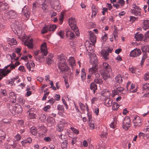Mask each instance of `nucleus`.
<instances>
[{"label":"nucleus","instance_id":"nucleus-1","mask_svg":"<svg viewBox=\"0 0 149 149\" xmlns=\"http://www.w3.org/2000/svg\"><path fill=\"white\" fill-rule=\"evenodd\" d=\"M19 62H16L14 64L9 65L3 69H0V80L3 77H5L9 73L11 70L14 69L15 67L19 65Z\"/></svg>","mask_w":149,"mask_h":149},{"label":"nucleus","instance_id":"nucleus-2","mask_svg":"<svg viewBox=\"0 0 149 149\" xmlns=\"http://www.w3.org/2000/svg\"><path fill=\"white\" fill-rule=\"evenodd\" d=\"M103 67L104 72L102 74V77L104 80H106L109 78L111 74L112 69L110 65L106 63H103Z\"/></svg>","mask_w":149,"mask_h":149},{"label":"nucleus","instance_id":"nucleus-3","mask_svg":"<svg viewBox=\"0 0 149 149\" xmlns=\"http://www.w3.org/2000/svg\"><path fill=\"white\" fill-rule=\"evenodd\" d=\"M68 23L69 25L72 29L75 32L76 35L79 36V33L78 27L76 25V22L75 19L73 18H70L69 20Z\"/></svg>","mask_w":149,"mask_h":149},{"label":"nucleus","instance_id":"nucleus-4","mask_svg":"<svg viewBox=\"0 0 149 149\" xmlns=\"http://www.w3.org/2000/svg\"><path fill=\"white\" fill-rule=\"evenodd\" d=\"M58 66L61 72H67L69 70V67L66 62H64L60 61L58 62Z\"/></svg>","mask_w":149,"mask_h":149},{"label":"nucleus","instance_id":"nucleus-5","mask_svg":"<svg viewBox=\"0 0 149 149\" xmlns=\"http://www.w3.org/2000/svg\"><path fill=\"white\" fill-rule=\"evenodd\" d=\"M17 16L16 13L13 10L7 11L4 15V16L6 17V19H13L15 18Z\"/></svg>","mask_w":149,"mask_h":149},{"label":"nucleus","instance_id":"nucleus-6","mask_svg":"<svg viewBox=\"0 0 149 149\" xmlns=\"http://www.w3.org/2000/svg\"><path fill=\"white\" fill-rule=\"evenodd\" d=\"M50 4L52 8L56 10L59 11L60 5L58 0H51Z\"/></svg>","mask_w":149,"mask_h":149},{"label":"nucleus","instance_id":"nucleus-7","mask_svg":"<svg viewBox=\"0 0 149 149\" xmlns=\"http://www.w3.org/2000/svg\"><path fill=\"white\" fill-rule=\"evenodd\" d=\"M132 6L133 9L131 10L132 14L136 16H140L141 15L140 8L134 4L132 5Z\"/></svg>","mask_w":149,"mask_h":149},{"label":"nucleus","instance_id":"nucleus-8","mask_svg":"<svg viewBox=\"0 0 149 149\" xmlns=\"http://www.w3.org/2000/svg\"><path fill=\"white\" fill-rule=\"evenodd\" d=\"M131 122L129 117H125L123 121V127L124 129L127 130L130 127Z\"/></svg>","mask_w":149,"mask_h":149},{"label":"nucleus","instance_id":"nucleus-9","mask_svg":"<svg viewBox=\"0 0 149 149\" xmlns=\"http://www.w3.org/2000/svg\"><path fill=\"white\" fill-rule=\"evenodd\" d=\"M90 59V62L92 65H94V66L97 65L98 62L96 54L93 53L91 54Z\"/></svg>","mask_w":149,"mask_h":149},{"label":"nucleus","instance_id":"nucleus-10","mask_svg":"<svg viewBox=\"0 0 149 149\" xmlns=\"http://www.w3.org/2000/svg\"><path fill=\"white\" fill-rule=\"evenodd\" d=\"M141 53V50L139 48H136L132 51L130 53V56L133 57L139 56Z\"/></svg>","mask_w":149,"mask_h":149},{"label":"nucleus","instance_id":"nucleus-11","mask_svg":"<svg viewBox=\"0 0 149 149\" xmlns=\"http://www.w3.org/2000/svg\"><path fill=\"white\" fill-rule=\"evenodd\" d=\"M142 120L141 118L138 116H135L133 118V123L134 126H140L141 125Z\"/></svg>","mask_w":149,"mask_h":149},{"label":"nucleus","instance_id":"nucleus-12","mask_svg":"<svg viewBox=\"0 0 149 149\" xmlns=\"http://www.w3.org/2000/svg\"><path fill=\"white\" fill-rule=\"evenodd\" d=\"M90 40L93 43L94 46L95 45V44L96 42V37L95 36L94 33L90 31L89 32Z\"/></svg>","mask_w":149,"mask_h":149},{"label":"nucleus","instance_id":"nucleus-13","mask_svg":"<svg viewBox=\"0 0 149 149\" xmlns=\"http://www.w3.org/2000/svg\"><path fill=\"white\" fill-rule=\"evenodd\" d=\"M92 65V67L89 69V72L90 74L94 77V74L98 71L97 67V66H94V65Z\"/></svg>","mask_w":149,"mask_h":149},{"label":"nucleus","instance_id":"nucleus-14","mask_svg":"<svg viewBox=\"0 0 149 149\" xmlns=\"http://www.w3.org/2000/svg\"><path fill=\"white\" fill-rule=\"evenodd\" d=\"M22 13L26 18V19H27L29 17L30 14L29 9L25 7H24L23 8Z\"/></svg>","mask_w":149,"mask_h":149},{"label":"nucleus","instance_id":"nucleus-15","mask_svg":"<svg viewBox=\"0 0 149 149\" xmlns=\"http://www.w3.org/2000/svg\"><path fill=\"white\" fill-rule=\"evenodd\" d=\"M9 97L10 101L13 103L16 102V96L15 94L13 92H11L9 94Z\"/></svg>","mask_w":149,"mask_h":149},{"label":"nucleus","instance_id":"nucleus-16","mask_svg":"<svg viewBox=\"0 0 149 149\" xmlns=\"http://www.w3.org/2000/svg\"><path fill=\"white\" fill-rule=\"evenodd\" d=\"M41 52L45 56L47 54L48 52L46 44L45 42L41 46Z\"/></svg>","mask_w":149,"mask_h":149},{"label":"nucleus","instance_id":"nucleus-17","mask_svg":"<svg viewBox=\"0 0 149 149\" xmlns=\"http://www.w3.org/2000/svg\"><path fill=\"white\" fill-rule=\"evenodd\" d=\"M8 8L9 6L6 3L0 2V11H2L6 10Z\"/></svg>","mask_w":149,"mask_h":149},{"label":"nucleus","instance_id":"nucleus-18","mask_svg":"<svg viewBox=\"0 0 149 149\" xmlns=\"http://www.w3.org/2000/svg\"><path fill=\"white\" fill-rule=\"evenodd\" d=\"M101 53L105 60H107L109 59L108 57L109 53L107 50L105 49H103L101 51Z\"/></svg>","mask_w":149,"mask_h":149},{"label":"nucleus","instance_id":"nucleus-19","mask_svg":"<svg viewBox=\"0 0 149 149\" xmlns=\"http://www.w3.org/2000/svg\"><path fill=\"white\" fill-rule=\"evenodd\" d=\"M101 95L107 98L110 97L111 94L110 92L108 90L105 89L102 92Z\"/></svg>","mask_w":149,"mask_h":149},{"label":"nucleus","instance_id":"nucleus-20","mask_svg":"<svg viewBox=\"0 0 149 149\" xmlns=\"http://www.w3.org/2000/svg\"><path fill=\"white\" fill-rule=\"evenodd\" d=\"M66 35L70 39H72L75 38V35L74 33L72 31L69 30L67 31Z\"/></svg>","mask_w":149,"mask_h":149},{"label":"nucleus","instance_id":"nucleus-21","mask_svg":"<svg viewBox=\"0 0 149 149\" xmlns=\"http://www.w3.org/2000/svg\"><path fill=\"white\" fill-rule=\"evenodd\" d=\"M67 61L71 66L72 67L75 65V61L73 57H70Z\"/></svg>","mask_w":149,"mask_h":149},{"label":"nucleus","instance_id":"nucleus-22","mask_svg":"<svg viewBox=\"0 0 149 149\" xmlns=\"http://www.w3.org/2000/svg\"><path fill=\"white\" fill-rule=\"evenodd\" d=\"M148 28H149V20H145L143 21L142 29L144 30H146Z\"/></svg>","mask_w":149,"mask_h":149},{"label":"nucleus","instance_id":"nucleus-23","mask_svg":"<svg viewBox=\"0 0 149 149\" xmlns=\"http://www.w3.org/2000/svg\"><path fill=\"white\" fill-rule=\"evenodd\" d=\"M32 142V140L30 138H28L24 140L21 142L23 146H24L27 143H30Z\"/></svg>","mask_w":149,"mask_h":149},{"label":"nucleus","instance_id":"nucleus-24","mask_svg":"<svg viewBox=\"0 0 149 149\" xmlns=\"http://www.w3.org/2000/svg\"><path fill=\"white\" fill-rule=\"evenodd\" d=\"M112 100L110 99L107 98L105 100L104 102V104L106 106L108 107H110L112 105Z\"/></svg>","mask_w":149,"mask_h":149},{"label":"nucleus","instance_id":"nucleus-25","mask_svg":"<svg viewBox=\"0 0 149 149\" xmlns=\"http://www.w3.org/2000/svg\"><path fill=\"white\" fill-rule=\"evenodd\" d=\"M143 36L142 34L139 33H136L134 36V37L137 41L141 40L143 38Z\"/></svg>","mask_w":149,"mask_h":149},{"label":"nucleus","instance_id":"nucleus-26","mask_svg":"<svg viewBox=\"0 0 149 149\" xmlns=\"http://www.w3.org/2000/svg\"><path fill=\"white\" fill-rule=\"evenodd\" d=\"M122 77L121 75L119 74L115 78L116 81L119 84L122 83L123 81Z\"/></svg>","mask_w":149,"mask_h":149},{"label":"nucleus","instance_id":"nucleus-27","mask_svg":"<svg viewBox=\"0 0 149 149\" xmlns=\"http://www.w3.org/2000/svg\"><path fill=\"white\" fill-rule=\"evenodd\" d=\"M33 40L31 39L28 41L27 42H24V44L25 46H26L28 47L31 48L33 47Z\"/></svg>","mask_w":149,"mask_h":149},{"label":"nucleus","instance_id":"nucleus-28","mask_svg":"<svg viewBox=\"0 0 149 149\" xmlns=\"http://www.w3.org/2000/svg\"><path fill=\"white\" fill-rule=\"evenodd\" d=\"M58 59L59 62L62 61V62H65L66 57L63 54H61L58 56Z\"/></svg>","mask_w":149,"mask_h":149},{"label":"nucleus","instance_id":"nucleus-29","mask_svg":"<svg viewBox=\"0 0 149 149\" xmlns=\"http://www.w3.org/2000/svg\"><path fill=\"white\" fill-rule=\"evenodd\" d=\"M141 49L143 52H147L149 53V46L148 45H144L141 47Z\"/></svg>","mask_w":149,"mask_h":149},{"label":"nucleus","instance_id":"nucleus-30","mask_svg":"<svg viewBox=\"0 0 149 149\" xmlns=\"http://www.w3.org/2000/svg\"><path fill=\"white\" fill-rule=\"evenodd\" d=\"M90 89L93 90L94 94L95 93V90L97 89V85L94 83H92L91 84Z\"/></svg>","mask_w":149,"mask_h":149},{"label":"nucleus","instance_id":"nucleus-31","mask_svg":"<svg viewBox=\"0 0 149 149\" xmlns=\"http://www.w3.org/2000/svg\"><path fill=\"white\" fill-rule=\"evenodd\" d=\"M85 69H83L81 70V78L82 81H84L86 79V74L85 72Z\"/></svg>","mask_w":149,"mask_h":149},{"label":"nucleus","instance_id":"nucleus-32","mask_svg":"<svg viewBox=\"0 0 149 149\" xmlns=\"http://www.w3.org/2000/svg\"><path fill=\"white\" fill-rule=\"evenodd\" d=\"M26 67L28 69L29 71H30L32 68H34L35 64L33 62H31V63H26Z\"/></svg>","mask_w":149,"mask_h":149},{"label":"nucleus","instance_id":"nucleus-33","mask_svg":"<svg viewBox=\"0 0 149 149\" xmlns=\"http://www.w3.org/2000/svg\"><path fill=\"white\" fill-rule=\"evenodd\" d=\"M92 16H94L95 17L97 13V9L95 6L93 5L92 7Z\"/></svg>","mask_w":149,"mask_h":149},{"label":"nucleus","instance_id":"nucleus-34","mask_svg":"<svg viewBox=\"0 0 149 149\" xmlns=\"http://www.w3.org/2000/svg\"><path fill=\"white\" fill-rule=\"evenodd\" d=\"M56 25L53 24L48 26V30L49 31H54L56 29Z\"/></svg>","mask_w":149,"mask_h":149},{"label":"nucleus","instance_id":"nucleus-35","mask_svg":"<svg viewBox=\"0 0 149 149\" xmlns=\"http://www.w3.org/2000/svg\"><path fill=\"white\" fill-rule=\"evenodd\" d=\"M47 121L49 123L51 124V125H54L55 123V120L52 117L47 118Z\"/></svg>","mask_w":149,"mask_h":149},{"label":"nucleus","instance_id":"nucleus-36","mask_svg":"<svg viewBox=\"0 0 149 149\" xmlns=\"http://www.w3.org/2000/svg\"><path fill=\"white\" fill-rule=\"evenodd\" d=\"M53 56V54H52L50 56H49L47 58L46 61L48 64H50L52 63Z\"/></svg>","mask_w":149,"mask_h":149},{"label":"nucleus","instance_id":"nucleus-37","mask_svg":"<svg viewBox=\"0 0 149 149\" xmlns=\"http://www.w3.org/2000/svg\"><path fill=\"white\" fill-rule=\"evenodd\" d=\"M63 126L61 124H58L56 127L57 130L58 131L60 132H61L63 130Z\"/></svg>","mask_w":149,"mask_h":149},{"label":"nucleus","instance_id":"nucleus-38","mask_svg":"<svg viewBox=\"0 0 149 149\" xmlns=\"http://www.w3.org/2000/svg\"><path fill=\"white\" fill-rule=\"evenodd\" d=\"M30 132L31 134L34 135H36L37 134V130L36 128L34 127H32L31 128Z\"/></svg>","mask_w":149,"mask_h":149},{"label":"nucleus","instance_id":"nucleus-39","mask_svg":"<svg viewBox=\"0 0 149 149\" xmlns=\"http://www.w3.org/2000/svg\"><path fill=\"white\" fill-rule=\"evenodd\" d=\"M146 57H147L146 54V53L143 54L142 56V59L141 61V63H140V64L141 66H142L143 65V64H144V63L145 61V60H146Z\"/></svg>","mask_w":149,"mask_h":149},{"label":"nucleus","instance_id":"nucleus-40","mask_svg":"<svg viewBox=\"0 0 149 149\" xmlns=\"http://www.w3.org/2000/svg\"><path fill=\"white\" fill-rule=\"evenodd\" d=\"M27 118L29 119H35L36 118L35 114L34 113H29Z\"/></svg>","mask_w":149,"mask_h":149},{"label":"nucleus","instance_id":"nucleus-41","mask_svg":"<svg viewBox=\"0 0 149 149\" xmlns=\"http://www.w3.org/2000/svg\"><path fill=\"white\" fill-rule=\"evenodd\" d=\"M119 107V106L118 104L116 102H114L113 103L112 109L114 110H117V109Z\"/></svg>","mask_w":149,"mask_h":149},{"label":"nucleus","instance_id":"nucleus-42","mask_svg":"<svg viewBox=\"0 0 149 149\" xmlns=\"http://www.w3.org/2000/svg\"><path fill=\"white\" fill-rule=\"evenodd\" d=\"M14 81L15 80H14V79L11 78L9 80H7L6 81V84H12V85L13 86L15 85V84H14Z\"/></svg>","mask_w":149,"mask_h":149},{"label":"nucleus","instance_id":"nucleus-43","mask_svg":"<svg viewBox=\"0 0 149 149\" xmlns=\"http://www.w3.org/2000/svg\"><path fill=\"white\" fill-rule=\"evenodd\" d=\"M6 134L5 132L2 130H0V138L4 139L5 138Z\"/></svg>","mask_w":149,"mask_h":149},{"label":"nucleus","instance_id":"nucleus-44","mask_svg":"<svg viewBox=\"0 0 149 149\" xmlns=\"http://www.w3.org/2000/svg\"><path fill=\"white\" fill-rule=\"evenodd\" d=\"M117 123V121L114 120L113 122H112L110 125V127L113 129L115 128L116 127Z\"/></svg>","mask_w":149,"mask_h":149},{"label":"nucleus","instance_id":"nucleus-45","mask_svg":"<svg viewBox=\"0 0 149 149\" xmlns=\"http://www.w3.org/2000/svg\"><path fill=\"white\" fill-rule=\"evenodd\" d=\"M86 107L84 104H83L81 103H80V107L81 108V109L83 110H85L86 108L87 109V111H88V107L87 105V104H86Z\"/></svg>","mask_w":149,"mask_h":149},{"label":"nucleus","instance_id":"nucleus-46","mask_svg":"<svg viewBox=\"0 0 149 149\" xmlns=\"http://www.w3.org/2000/svg\"><path fill=\"white\" fill-rule=\"evenodd\" d=\"M17 43V42L16 40L13 38H12L10 40V42H9L8 43L10 45H15Z\"/></svg>","mask_w":149,"mask_h":149},{"label":"nucleus","instance_id":"nucleus-47","mask_svg":"<svg viewBox=\"0 0 149 149\" xmlns=\"http://www.w3.org/2000/svg\"><path fill=\"white\" fill-rule=\"evenodd\" d=\"M46 118V116L43 114H41L39 116V119L42 121H43Z\"/></svg>","mask_w":149,"mask_h":149},{"label":"nucleus","instance_id":"nucleus-48","mask_svg":"<svg viewBox=\"0 0 149 149\" xmlns=\"http://www.w3.org/2000/svg\"><path fill=\"white\" fill-rule=\"evenodd\" d=\"M107 135V134L106 130H105L104 131H103L100 134V136L102 137H106Z\"/></svg>","mask_w":149,"mask_h":149},{"label":"nucleus","instance_id":"nucleus-49","mask_svg":"<svg viewBox=\"0 0 149 149\" xmlns=\"http://www.w3.org/2000/svg\"><path fill=\"white\" fill-rule=\"evenodd\" d=\"M144 79L145 81H147L149 79V72H146L144 76Z\"/></svg>","mask_w":149,"mask_h":149},{"label":"nucleus","instance_id":"nucleus-50","mask_svg":"<svg viewBox=\"0 0 149 149\" xmlns=\"http://www.w3.org/2000/svg\"><path fill=\"white\" fill-rule=\"evenodd\" d=\"M68 142L67 141H65L63 142L61 144V146L62 148H65L67 147Z\"/></svg>","mask_w":149,"mask_h":149},{"label":"nucleus","instance_id":"nucleus-51","mask_svg":"<svg viewBox=\"0 0 149 149\" xmlns=\"http://www.w3.org/2000/svg\"><path fill=\"white\" fill-rule=\"evenodd\" d=\"M94 81L95 83L98 84H101L102 83V79L100 78L95 79L94 80Z\"/></svg>","mask_w":149,"mask_h":149},{"label":"nucleus","instance_id":"nucleus-52","mask_svg":"<svg viewBox=\"0 0 149 149\" xmlns=\"http://www.w3.org/2000/svg\"><path fill=\"white\" fill-rule=\"evenodd\" d=\"M57 109L58 110L61 111H64V109L63 107L60 104L58 105L57 106Z\"/></svg>","mask_w":149,"mask_h":149},{"label":"nucleus","instance_id":"nucleus-53","mask_svg":"<svg viewBox=\"0 0 149 149\" xmlns=\"http://www.w3.org/2000/svg\"><path fill=\"white\" fill-rule=\"evenodd\" d=\"M121 6L123 7L125 5V1L124 0H118L117 2Z\"/></svg>","mask_w":149,"mask_h":149},{"label":"nucleus","instance_id":"nucleus-54","mask_svg":"<svg viewBox=\"0 0 149 149\" xmlns=\"http://www.w3.org/2000/svg\"><path fill=\"white\" fill-rule=\"evenodd\" d=\"M21 138V136L20 134H17L15 137V140L16 141H19Z\"/></svg>","mask_w":149,"mask_h":149},{"label":"nucleus","instance_id":"nucleus-55","mask_svg":"<svg viewBox=\"0 0 149 149\" xmlns=\"http://www.w3.org/2000/svg\"><path fill=\"white\" fill-rule=\"evenodd\" d=\"M135 85L134 84H132L131 86V88H130V91L132 93H135L137 91V90L135 89L134 90H131L134 88L135 87Z\"/></svg>","mask_w":149,"mask_h":149},{"label":"nucleus","instance_id":"nucleus-56","mask_svg":"<svg viewBox=\"0 0 149 149\" xmlns=\"http://www.w3.org/2000/svg\"><path fill=\"white\" fill-rule=\"evenodd\" d=\"M71 130L76 134H78L79 133V131L74 128L71 127L70 128Z\"/></svg>","mask_w":149,"mask_h":149},{"label":"nucleus","instance_id":"nucleus-57","mask_svg":"<svg viewBox=\"0 0 149 149\" xmlns=\"http://www.w3.org/2000/svg\"><path fill=\"white\" fill-rule=\"evenodd\" d=\"M48 30V26L47 27V28L45 26H44L42 29L41 33L42 34L45 33L47 32Z\"/></svg>","mask_w":149,"mask_h":149},{"label":"nucleus","instance_id":"nucleus-58","mask_svg":"<svg viewBox=\"0 0 149 149\" xmlns=\"http://www.w3.org/2000/svg\"><path fill=\"white\" fill-rule=\"evenodd\" d=\"M49 93V92H48L47 93H46L44 95H43V97L42 98V100H45L46 99V98L48 96Z\"/></svg>","mask_w":149,"mask_h":149},{"label":"nucleus","instance_id":"nucleus-59","mask_svg":"<svg viewBox=\"0 0 149 149\" xmlns=\"http://www.w3.org/2000/svg\"><path fill=\"white\" fill-rule=\"evenodd\" d=\"M51 107L49 105H48L45 107L43 108V109L44 111L47 112L48 111V110Z\"/></svg>","mask_w":149,"mask_h":149},{"label":"nucleus","instance_id":"nucleus-60","mask_svg":"<svg viewBox=\"0 0 149 149\" xmlns=\"http://www.w3.org/2000/svg\"><path fill=\"white\" fill-rule=\"evenodd\" d=\"M1 93L4 96H6L7 95L6 91L5 89H1L0 91Z\"/></svg>","mask_w":149,"mask_h":149},{"label":"nucleus","instance_id":"nucleus-61","mask_svg":"<svg viewBox=\"0 0 149 149\" xmlns=\"http://www.w3.org/2000/svg\"><path fill=\"white\" fill-rule=\"evenodd\" d=\"M93 77V76H92V75L90 74H88L87 76L88 80L87 81V82L88 83H89L91 81V77Z\"/></svg>","mask_w":149,"mask_h":149},{"label":"nucleus","instance_id":"nucleus-62","mask_svg":"<svg viewBox=\"0 0 149 149\" xmlns=\"http://www.w3.org/2000/svg\"><path fill=\"white\" fill-rule=\"evenodd\" d=\"M58 35L61 38H63L64 33L63 31H60L58 33Z\"/></svg>","mask_w":149,"mask_h":149},{"label":"nucleus","instance_id":"nucleus-63","mask_svg":"<svg viewBox=\"0 0 149 149\" xmlns=\"http://www.w3.org/2000/svg\"><path fill=\"white\" fill-rule=\"evenodd\" d=\"M143 87L144 89L149 90V83H146L143 85Z\"/></svg>","mask_w":149,"mask_h":149},{"label":"nucleus","instance_id":"nucleus-64","mask_svg":"<svg viewBox=\"0 0 149 149\" xmlns=\"http://www.w3.org/2000/svg\"><path fill=\"white\" fill-rule=\"evenodd\" d=\"M107 39V34H105L104 36L102 37V39L103 41H106Z\"/></svg>","mask_w":149,"mask_h":149}]
</instances>
